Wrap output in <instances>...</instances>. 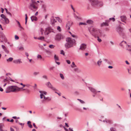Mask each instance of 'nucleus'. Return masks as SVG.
Here are the masks:
<instances>
[{
	"label": "nucleus",
	"mask_w": 131,
	"mask_h": 131,
	"mask_svg": "<svg viewBox=\"0 0 131 131\" xmlns=\"http://www.w3.org/2000/svg\"><path fill=\"white\" fill-rule=\"evenodd\" d=\"M93 22V21L91 20H88L86 21L87 23L91 24H92Z\"/></svg>",
	"instance_id": "412c9836"
},
{
	"label": "nucleus",
	"mask_w": 131,
	"mask_h": 131,
	"mask_svg": "<svg viewBox=\"0 0 131 131\" xmlns=\"http://www.w3.org/2000/svg\"><path fill=\"white\" fill-rule=\"evenodd\" d=\"M3 81L4 82H7L8 83H9V81H8V79L7 77H6V79H4Z\"/></svg>",
	"instance_id": "e433bc0d"
},
{
	"label": "nucleus",
	"mask_w": 131,
	"mask_h": 131,
	"mask_svg": "<svg viewBox=\"0 0 131 131\" xmlns=\"http://www.w3.org/2000/svg\"><path fill=\"white\" fill-rule=\"evenodd\" d=\"M86 45L84 43H82L81 45L80 46L79 50H85L86 48Z\"/></svg>",
	"instance_id": "f8f14e48"
},
{
	"label": "nucleus",
	"mask_w": 131,
	"mask_h": 131,
	"mask_svg": "<svg viewBox=\"0 0 131 131\" xmlns=\"http://www.w3.org/2000/svg\"><path fill=\"white\" fill-rule=\"evenodd\" d=\"M21 59L15 60L13 61V62L16 64H20V63L22 62L21 61Z\"/></svg>",
	"instance_id": "2eb2a0df"
},
{
	"label": "nucleus",
	"mask_w": 131,
	"mask_h": 131,
	"mask_svg": "<svg viewBox=\"0 0 131 131\" xmlns=\"http://www.w3.org/2000/svg\"><path fill=\"white\" fill-rule=\"evenodd\" d=\"M20 90V88L16 86H11L7 87L6 89L5 92L9 93L11 92H15Z\"/></svg>",
	"instance_id": "7ed1b4c3"
},
{
	"label": "nucleus",
	"mask_w": 131,
	"mask_h": 131,
	"mask_svg": "<svg viewBox=\"0 0 131 131\" xmlns=\"http://www.w3.org/2000/svg\"><path fill=\"white\" fill-rule=\"evenodd\" d=\"M19 124L20 125H21L22 126V127L24 126V123H20V122H19Z\"/></svg>",
	"instance_id": "680f3d73"
},
{
	"label": "nucleus",
	"mask_w": 131,
	"mask_h": 131,
	"mask_svg": "<svg viewBox=\"0 0 131 131\" xmlns=\"http://www.w3.org/2000/svg\"><path fill=\"white\" fill-rule=\"evenodd\" d=\"M54 67H50L49 68V70L50 71L53 70Z\"/></svg>",
	"instance_id": "09e8293b"
},
{
	"label": "nucleus",
	"mask_w": 131,
	"mask_h": 131,
	"mask_svg": "<svg viewBox=\"0 0 131 131\" xmlns=\"http://www.w3.org/2000/svg\"><path fill=\"white\" fill-rule=\"evenodd\" d=\"M33 125L34 127L36 129L38 128V127L36 126L35 124L34 123L33 124Z\"/></svg>",
	"instance_id": "4d7b16f0"
},
{
	"label": "nucleus",
	"mask_w": 131,
	"mask_h": 131,
	"mask_svg": "<svg viewBox=\"0 0 131 131\" xmlns=\"http://www.w3.org/2000/svg\"><path fill=\"white\" fill-rule=\"evenodd\" d=\"M0 40L1 42H6L7 41V39L5 35L2 32L0 33Z\"/></svg>",
	"instance_id": "20e7f679"
},
{
	"label": "nucleus",
	"mask_w": 131,
	"mask_h": 131,
	"mask_svg": "<svg viewBox=\"0 0 131 131\" xmlns=\"http://www.w3.org/2000/svg\"><path fill=\"white\" fill-rule=\"evenodd\" d=\"M71 8L73 10V11L74 12H75V10L74 8L73 7V6L72 5H71Z\"/></svg>",
	"instance_id": "69168bd1"
},
{
	"label": "nucleus",
	"mask_w": 131,
	"mask_h": 131,
	"mask_svg": "<svg viewBox=\"0 0 131 131\" xmlns=\"http://www.w3.org/2000/svg\"><path fill=\"white\" fill-rule=\"evenodd\" d=\"M87 24L85 23L80 22L79 25H86Z\"/></svg>",
	"instance_id": "72a5a7b5"
},
{
	"label": "nucleus",
	"mask_w": 131,
	"mask_h": 131,
	"mask_svg": "<svg viewBox=\"0 0 131 131\" xmlns=\"http://www.w3.org/2000/svg\"><path fill=\"white\" fill-rule=\"evenodd\" d=\"M37 57L38 58H40L41 59L42 58V57L39 54L38 55Z\"/></svg>",
	"instance_id": "864d4df0"
},
{
	"label": "nucleus",
	"mask_w": 131,
	"mask_h": 131,
	"mask_svg": "<svg viewBox=\"0 0 131 131\" xmlns=\"http://www.w3.org/2000/svg\"><path fill=\"white\" fill-rule=\"evenodd\" d=\"M15 20L16 21V22L17 23V24L18 25V27L21 26L18 20H17L16 19H15Z\"/></svg>",
	"instance_id": "a19ab883"
},
{
	"label": "nucleus",
	"mask_w": 131,
	"mask_h": 131,
	"mask_svg": "<svg viewBox=\"0 0 131 131\" xmlns=\"http://www.w3.org/2000/svg\"><path fill=\"white\" fill-rule=\"evenodd\" d=\"M37 85L36 84H35V86H34L33 87L34 89H36L37 88Z\"/></svg>",
	"instance_id": "338daca9"
},
{
	"label": "nucleus",
	"mask_w": 131,
	"mask_h": 131,
	"mask_svg": "<svg viewBox=\"0 0 131 131\" xmlns=\"http://www.w3.org/2000/svg\"><path fill=\"white\" fill-rule=\"evenodd\" d=\"M97 40L99 42H101L102 41L101 39L99 38V36L97 37Z\"/></svg>",
	"instance_id": "79ce46f5"
},
{
	"label": "nucleus",
	"mask_w": 131,
	"mask_h": 131,
	"mask_svg": "<svg viewBox=\"0 0 131 131\" xmlns=\"http://www.w3.org/2000/svg\"><path fill=\"white\" fill-rule=\"evenodd\" d=\"M61 53H60L61 54L63 55L64 56L65 55V53L64 51L63 50H61Z\"/></svg>",
	"instance_id": "a18cd8bd"
},
{
	"label": "nucleus",
	"mask_w": 131,
	"mask_h": 131,
	"mask_svg": "<svg viewBox=\"0 0 131 131\" xmlns=\"http://www.w3.org/2000/svg\"><path fill=\"white\" fill-rule=\"evenodd\" d=\"M56 20L54 18H51V23L53 25L55 22H56Z\"/></svg>",
	"instance_id": "aec40b11"
},
{
	"label": "nucleus",
	"mask_w": 131,
	"mask_h": 131,
	"mask_svg": "<svg viewBox=\"0 0 131 131\" xmlns=\"http://www.w3.org/2000/svg\"><path fill=\"white\" fill-rule=\"evenodd\" d=\"M54 60L55 61H58L59 60V59L58 57L57 56L56 54H55L54 57Z\"/></svg>",
	"instance_id": "cd10ccee"
},
{
	"label": "nucleus",
	"mask_w": 131,
	"mask_h": 131,
	"mask_svg": "<svg viewBox=\"0 0 131 131\" xmlns=\"http://www.w3.org/2000/svg\"><path fill=\"white\" fill-rule=\"evenodd\" d=\"M57 29L59 31H60L61 30L60 27L59 26H58L57 28Z\"/></svg>",
	"instance_id": "3c124183"
},
{
	"label": "nucleus",
	"mask_w": 131,
	"mask_h": 131,
	"mask_svg": "<svg viewBox=\"0 0 131 131\" xmlns=\"http://www.w3.org/2000/svg\"><path fill=\"white\" fill-rule=\"evenodd\" d=\"M2 47L3 49H4V50L5 49V48H6V47L4 45H2Z\"/></svg>",
	"instance_id": "0e129e2a"
},
{
	"label": "nucleus",
	"mask_w": 131,
	"mask_h": 131,
	"mask_svg": "<svg viewBox=\"0 0 131 131\" xmlns=\"http://www.w3.org/2000/svg\"><path fill=\"white\" fill-rule=\"evenodd\" d=\"M38 39L41 40H44L45 39V37L43 36H40L38 38Z\"/></svg>",
	"instance_id": "5701e85b"
},
{
	"label": "nucleus",
	"mask_w": 131,
	"mask_h": 131,
	"mask_svg": "<svg viewBox=\"0 0 131 131\" xmlns=\"http://www.w3.org/2000/svg\"><path fill=\"white\" fill-rule=\"evenodd\" d=\"M5 9L7 13V14L11 16H12L11 14L9 12H8V11L7 9L6 8H5Z\"/></svg>",
	"instance_id": "f704fd0d"
},
{
	"label": "nucleus",
	"mask_w": 131,
	"mask_h": 131,
	"mask_svg": "<svg viewBox=\"0 0 131 131\" xmlns=\"http://www.w3.org/2000/svg\"><path fill=\"white\" fill-rule=\"evenodd\" d=\"M51 32H54L53 29L51 27H48L45 29L44 34L45 35H48Z\"/></svg>",
	"instance_id": "39448f33"
},
{
	"label": "nucleus",
	"mask_w": 131,
	"mask_h": 131,
	"mask_svg": "<svg viewBox=\"0 0 131 131\" xmlns=\"http://www.w3.org/2000/svg\"><path fill=\"white\" fill-rule=\"evenodd\" d=\"M121 20L123 22H124L125 23H126L125 21L126 20V17L125 15H123L120 16Z\"/></svg>",
	"instance_id": "4468645a"
},
{
	"label": "nucleus",
	"mask_w": 131,
	"mask_h": 131,
	"mask_svg": "<svg viewBox=\"0 0 131 131\" xmlns=\"http://www.w3.org/2000/svg\"><path fill=\"white\" fill-rule=\"evenodd\" d=\"M106 123H108L110 124H111L113 123V122L111 120H107L105 121Z\"/></svg>",
	"instance_id": "b1692460"
},
{
	"label": "nucleus",
	"mask_w": 131,
	"mask_h": 131,
	"mask_svg": "<svg viewBox=\"0 0 131 131\" xmlns=\"http://www.w3.org/2000/svg\"><path fill=\"white\" fill-rule=\"evenodd\" d=\"M56 18L57 19L58 21L60 23H61L62 21V20L60 18L58 17H56Z\"/></svg>",
	"instance_id": "2f4dec72"
},
{
	"label": "nucleus",
	"mask_w": 131,
	"mask_h": 131,
	"mask_svg": "<svg viewBox=\"0 0 131 131\" xmlns=\"http://www.w3.org/2000/svg\"><path fill=\"white\" fill-rule=\"evenodd\" d=\"M49 48L51 49H53L54 48L55 46L53 45H50L49 46Z\"/></svg>",
	"instance_id": "ea45409f"
},
{
	"label": "nucleus",
	"mask_w": 131,
	"mask_h": 131,
	"mask_svg": "<svg viewBox=\"0 0 131 131\" xmlns=\"http://www.w3.org/2000/svg\"><path fill=\"white\" fill-rule=\"evenodd\" d=\"M72 64L73 66L71 65V67L72 68H74L75 67H76L77 66L75 65V63L74 62H73L72 63Z\"/></svg>",
	"instance_id": "c9c22d12"
},
{
	"label": "nucleus",
	"mask_w": 131,
	"mask_h": 131,
	"mask_svg": "<svg viewBox=\"0 0 131 131\" xmlns=\"http://www.w3.org/2000/svg\"><path fill=\"white\" fill-rule=\"evenodd\" d=\"M25 24H26L27 21V19H28V17H27V14H25Z\"/></svg>",
	"instance_id": "7c9ffc66"
},
{
	"label": "nucleus",
	"mask_w": 131,
	"mask_h": 131,
	"mask_svg": "<svg viewBox=\"0 0 131 131\" xmlns=\"http://www.w3.org/2000/svg\"><path fill=\"white\" fill-rule=\"evenodd\" d=\"M28 126L30 128H32L33 127L32 125L31 124H29L28 125Z\"/></svg>",
	"instance_id": "e2e57ef3"
},
{
	"label": "nucleus",
	"mask_w": 131,
	"mask_h": 131,
	"mask_svg": "<svg viewBox=\"0 0 131 131\" xmlns=\"http://www.w3.org/2000/svg\"><path fill=\"white\" fill-rule=\"evenodd\" d=\"M31 19L32 21L34 20L36 21L38 20V18L37 17L35 16H32L31 17Z\"/></svg>",
	"instance_id": "6ab92c4d"
},
{
	"label": "nucleus",
	"mask_w": 131,
	"mask_h": 131,
	"mask_svg": "<svg viewBox=\"0 0 131 131\" xmlns=\"http://www.w3.org/2000/svg\"><path fill=\"white\" fill-rule=\"evenodd\" d=\"M19 50H23L24 49L22 47H20L19 48Z\"/></svg>",
	"instance_id": "13d9d810"
},
{
	"label": "nucleus",
	"mask_w": 131,
	"mask_h": 131,
	"mask_svg": "<svg viewBox=\"0 0 131 131\" xmlns=\"http://www.w3.org/2000/svg\"><path fill=\"white\" fill-rule=\"evenodd\" d=\"M25 91L27 93H29L30 92V90L28 89H26Z\"/></svg>",
	"instance_id": "603ef678"
},
{
	"label": "nucleus",
	"mask_w": 131,
	"mask_h": 131,
	"mask_svg": "<svg viewBox=\"0 0 131 131\" xmlns=\"http://www.w3.org/2000/svg\"><path fill=\"white\" fill-rule=\"evenodd\" d=\"M5 52L7 53H8L9 52V51L7 49V48H5V49L4 50Z\"/></svg>",
	"instance_id": "49530a36"
},
{
	"label": "nucleus",
	"mask_w": 131,
	"mask_h": 131,
	"mask_svg": "<svg viewBox=\"0 0 131 131\" xmlns=\"http://www.w3.org/2000/svg\"><path fill=\"white\" fill-rule=\"evenodd\" d=\"M91 3L92 6H94L96 5L99 6V5H102V3L101 2H99L98 0H89Z\"/></svg>",
	"instance_id": "423d86ee"
},
{
	"label": "nucleus",
	"mask_w": 131,
	"mask_h": 131,
	"mask_svg": "<svg viewBox=\"0 0 131 131\" xmlns=\"http://www.w3.org/2000/svg\"><path fill=\"white\" fill-rule=\"evenodd\" d=\"M13 59V58L12 57H10L8 59H7L6 61L7 62H11Z\"/></svg>",
	"instance_id": "bb28decb"
},
{
	"label": "nucleus",
	"mask_w": 131,
	"mask_h": 131,
	"mask_svg": "<svg viewBox=\"0 0 131 131\" xmlns=\"http://www.w3.org/2000/svg\"><path fill=\"white\" fill-rule=\"evenodd\" d=\"M32 3H30V4H32V5H35V4H36V1L34 0H31Z\"/></svg>",
	"instance_id": "473e14b6"
},
{
	"label": "nucleus",
	"mask_w": 131,
	"mask_h": 131,
	"mask_svg": "<svg viewBox=\"0 0 131 131\" xmlns=\"http://www.w3.org/2000/svg\"><path fill=\"white\" fill-rule=\"evenodd\" d=\"M74 17L76 19H78L79 18V17L77 16L75 14H74Z\"/></svg>",
	"instance_id": "bf43d9fd"
},
{
	"label": "nucleus",
	"mask_w": 131,
	"mask_h": 131,
	"mask_svg": "<svg viewBox=\"0 0 131 131\" xmlns=\"http://www.w3.org/2000/svg\"><path fill=\"white\" fill-rule=\"evenodd\" d=\"M72 23H70L69 21L68 22L66 26V28L68 30H69L70 29V27L72 25Z\"/></svg>",
	"instance_id": "f3484780"
},
{
	"label": "nucleus",
	"mask_w": 131,
	"mask_h": 131,
	"mask_svg": "<svg viewBox=\"0 0 131 131\" xmlns=\"http://www.w3.org/2000/svg\"><path fill=\"white\" fill-rule=\"evenodd\" d=\"M64 37V36L61 34H59L56 35L55 37V40L58 41H60L61 39H63Z\"/></svg>",
	"instance_id": "0eeeda50"
},
{
	"label": "nucleus",
	"mask_w": 131,
	"mask_h": 131,
	"mask_svg": "<svg viewBox=\"0 0 131 131\" xmlns=\"http://www.w3.org/2000/svg\"><path fill=\"white\" fill-rule=\"evenodd\" d=\"M88 88L90 91L93 93H95L96 91L95 89L91 87H88Z\"/></svg>",
	"instance_id": "a211bd4d"
},
{
	"label": "nucleus",
	"mask_w": 131,
	"mask_h": 131,
	"mask_svg": "<svg viewBox=\"0 0 131 131\" xmlns=\"http://www.w3.org/2000/svg\"><path fill=\"white\" fill-rule=\"evenodd\" d=\"M39 92L41 93L40 95V96L41 99H42L43 97H44V96H45L44 94L46 95L47 94V92L45 91H40Z\"/></svg>",
	"instance_id": "9b49d317"
},
{
	"label": "nucleus",
	"mask_w": 131,
	"mask_h": 131,
	"mask_svg": "<svg viewBox=\"0 0 131 131\" xmlns=\"http://www.w3.org/2000/svg\"><path fill=\"white\" fill-rule=\"evenodd\" d=\"M69 33L71 35V36L74 38L76 37V36H75L74 35L72 34V33L71 32L69 31Z\"/></svg>",
	"instance_id": "de8ad7c7"
},
{
	"label": "nucleus",
	"mask_w": 131,
	"mask_h": 131,
	"mask_svg": "<svg viewBox=\"0 0 131 131\" xmlns=\"http://www.w3.org/2000/svg\"><path fill=\"white\" fill-rule=\"evenodd\" d=\"M116 31L121 36H123L124 33L123 32V29L121 27H118L116 29Z\"/></svg>",
	"instance_id": "9d476101"
},
{
	"label": "nucleus",
	"mask_w": 131,
	"mask_h": 131,
	"mask_svg": "<svg viewBox=\"0 0 131 131\" xmlns=\"http://www.w3.org/2000/svg\"><path fill=\"white\" fill-rule=\"evenodd\" d=\"M108 21V20H106L105 22H103L101 24V26L103 27V26H108L109 25V23Z\"/></svg>",
	"instance_id": "ddd939ff"
},
{
	"label": "nucleus",
	"mask_w": 131,
	"mask_h": 131,
	"mask_svg": "<svg viewBox=\"0 0 131 131\" xmlns=\"http://www.w3.org/2000/svg\"><path fill=\"white\" fill-rule=\"evenodd\" d=\"M15 39L16 40H18L19 39V37L17 35H15Z\"/></svg>",
	"instance_id": "8fccbe9b"
},
{
	"label": "nucleus",
	"mask_w": 131,
	"mask_h": 131,
	"mask_svg": "<svg viewBox=\"0 0 131 131\" xmlns=\"http://www.w3.org/2000/svg\"><path fill=\"white\" fill-rule=\"evenodd\" d=\"M112 20L113 21H115V19L114 17H112L110 18L109 19L107 20L108 21V22H109L111 20Z\"/></svg>",
	"instance_id": "393cba45"
},
{
	"label": "nucleus",
	"mask_w": 131,
	"mask_h": 131,
	"mask_svg": "<svg viewBox=\"0 0 131 131\" xmlns=\"http://www.w3.org/2000/svg\"><path fill=\"white\" fill-rule=\"evenodd\" d=\"M3 126V125L1 123H0V129H2L3 128L2 126Z\"/></svg>",
	"instance_id": "052dcab7"
},
{
	"label": "nucleus",
	"mask_w": 131,
	"mask_h": 131,
	"mask_svg": "<svg viewBox=\"0 0 131 131\" xmlns=\"http://www.w3.org/2000/svg\"><path fill=\"white\" fill-rule=\"evenodd\" d=\"M66 40L67 42L65 44L64 46L66 49L72 47L76 44L75 40L70 38H66Z\"/></svg>",
	"instance_id": "f257e3e1"
},
{
	"label": "nucleus",
	"mask_w": 131,
	"mask_h": 131,
	"mask_svg": "<svg viewBox=\"0 0 131 131\" xmlns=\"http://www.w3.org/2000/svg\"><path fill=\"white\" fill-rule=\"evenodd\" d=\"M4 19L6 24H8L9 23V20L8 18L6 17Z\"/></svg>",
	"instance_id": "a878e982"
},
{
	"label": "nucleus",
	"mask_w": 131,
	"mask_h": 131,
	"mask_svg": "<svg viewBox=\"0 0 131 131\" xmlns=\"http://www.w3.org/2000/svg\"><path fill=\"white\" fill-rule=\"evenodd\" d=\"M60 77L62 79L64 80V76L61 73H60Z\"/></svg>",
	"instance_id": "4c0bfd02"
},
{
	"label": "nucleus",
	"mask_w": 131,
	"mask_h": 131,
	"mask_svg": "<svg viewBox=\"0 0 131 131\" xmlns=\"http://www.w3.org/2000/svg\"><path fill=\"white\" fill-rule=\"evenodd\" d=\"M0 16L3 19H4L6 17V16L3 14H1Z\"/></svg>",
	"instance_id": "37998d69"
},
{
	"label": "nucleus",
	"mask_w": 131,
	"mask_h": 131,
	"mask_svg": "<svg viewBox=\"0 0 131 131\" xmlns=\"http://www.w3.org/2000/svg\"><path fill=\"white\" fill-rule=\"evenodd\" d=\"M123 43H124L125 44H126V41H122V42L120 43L119 45L120 46H123Z\"/></svg>",
	"instance_id": "c85d7f7f"
},
{
	"label": "nucleus",
	"mask_w": 131,
	"mask_h": 131,
	"mask_svg": "<svg viewBox=\"0 0 131 131\" xmlns=\"http://www.w3.org/2000/svg\"><path fill=\"white\" fill-rule=\"evenodd\" d=\"M89 29L91 34L95 38H97V37L100 34V30L98 29L92 27Z\"/></svg>",
	"instance_id": "f03ea898"
},
{
	"label": "nucleus",
	"mask_w": 131,
	"mask_h": 131,
	"mask_svg": "<svg viewBox=\"0 0 131 131\" xmlns=\"http://www.w3.org/2000/svg\"><path fill=\"white\" fill-rule=\"evenodd\" d=\"M66 61L67 62L68 64H69L71 62L70 60H66Z\"/></svg>",
	"instance_id": "6e6d98bb"
},
{
	"label": "nucleus",
	"mask_w": 131,
	"mask_h": 131,
	"mask_svg": "<svg viewBox=\"0 0 131 131\" xmlns=\"http://www.w3.org/2000/svg\"><path fill=\"white\" fill-rule=\"evenodd\" d=\"M46 85L49 88H50L53 91H58V90L55 88L52 85L50 82H47L46 84Z\"/></svg>",
	"instance_id": "1a4fd4ad"
},
{
	"label": "nucleus",
	"mask_w": 131,
	"mask_h": 131,
	"mask_svg": "<svg viewBox=\"0 0 131 131\" xmlns=\"http://www.w3.org/2000/svg\"><path fill=\"white\" fill-rule=\"evenodd\" d=\"M42 78H44L46 79H47V76L46 75H43V76H42Z\"/></svg>",
	"instance_id": "5fc2aeb1"
},
{
	"label": "nucleus",
	"mask_w": 131,
	"mask_h": 131,
	"mask_svg": "<svg viewBox=\"0 0 131 131\" xmlns=\"http://www.w3.org/2000/svg\"><path fill=\"white\" fill-rule=\"evenodd\" d=\"M102 61L101 59H100L97 62V64L98 66L100 67Z\"/></svg>",
	"instance_id": "4be33fe9"
},
{
	"label": "nucleus",
	"mask_w": 131,
	"mask_h": 131,
	"mask_svg": "<svg viewBox=\"0 0 131 131\" xmlns=\"http://www.w3.org/2000/svg\"><path fill=\"white\" fill-rule=\"evenodd\" d=\"M39 72H34L33 73V75L34 76H36L39 74Z\"/></svg>",
	"instance_id": "c756f323"
},
{
	"label": "nucleus",
	"mask_w": 131,
	"mask_h": 131,
	"mask_svg": "<svg viewBox=\"0 0 131 131\" xmlns=\"http://www.w3.org/2000/svg\"><path fill=\"white\" fill-rule=\"evenodd\" d=\"M44 100H42V103H44L45 101L47 100L48 101H50L51 100V97H46L45 96H44Z\"/></svg>",
	"instance_id": "dca6fc26"
},
{
	"label": "nucleus",
	"mask_w": 131,
	"mask_h": 131,
	"mask_svg": "<svg viewBox=\"0 0 131 131\" xmlns=\"http://www.w3.org/2000/svg\"><path fill=\"white\" fill-rule=\"evenodd\" d=\"M28 8L29 9L34 12L38 8V7L36 6L35 5L32 4H30Z\"/></svg>",
	"instance_id": "6e6552de"
},
{
	"label": "nucleus",
	"mask_w": 131,
	"mask_h": 131,
	"mask_svg": "<svg viewBox=\"0 0 131 131\" xmlns=\"http://www.w3.org/2000/svg\"><path fill=\"white\" fill-rule=\"evenodd\" d=\"M65 124L66 127H69V126L68 125V124L67 123H65Z\"/></svg>",
	"instance_id": "774afa93"
},
{
	"label": "nucleus",
	"mask_w": 131,
	"mask_h": 131,
	"mask_svg": "<svg viewBox=\"0 0 131 131\" xmlns=\"http://www.w3.org/2000/svg\"><path fill=\"white\" fill-rule=\"evenodd\" d=\"M110 130L111 131H116V129L113 127L111 128L110 129Z\"/></svg>",
	"instance_id": "c03bdc74"
},
{
	"label": "nucleus",
	"mask_w": 131,
	"mask_h": 131,
	"mask_svg": "<svg viewBox=\"0 0 131 131\" xmlns=\"http://www.w3.org/2000/svg\"><path fill=\"white\" fill-rule=\"evenodd\" d=\"M77 100L79 101L82 104L85 103V102L83 100L79 99H78Z\"/></svg>",
	"instance_id": "58836bf2"
}]
</instances>
